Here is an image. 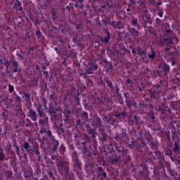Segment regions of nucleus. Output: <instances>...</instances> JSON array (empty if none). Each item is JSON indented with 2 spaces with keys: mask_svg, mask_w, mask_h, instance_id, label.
<instances>
[{
  "mask_svg": "<svg viewBox=\"0 0 180 180\" xmlns=\"http://www.w3.org/2000/svg\"><path fill=\"white\" fill-rule=\"evenodd\" d=\"M72 134L77 143L78 150H82V154L84 155L85 158H91V157L88 155L89 154L88 151L92 150V145L89 139L86 138V136L82 134L79 129H75Z\"/></svg>",
  "mask_w": 180,
  "mask_h": 180,
  "instance_id": "obj_1",
  "label": "nucleus"
},
{
  "mask_svg": "<svg viewBox=\"0 0 180 180\" xmlns=\"http://www.w3.org/2000/svg\"><path fill=\"white\" fill-rule=\"evenodd\" d=\"M172 26L169 22H165V36L160 39V46H167L166 49L168 50L169 46L175 45V40H176V34L171 29Z\"/></svg>",
  "mask_w": 180,
  "mask_h": 180,
  "instance_id": "obj_2",
  "label": "nucleus"
},
{
  "mask_svg": "<svg viewBox=\"0 0 180 180\" xmlns=\"http://www.w3.org/2000/svg\"><path fill=\"white\" fill-rule=\"evenodd\" d=\"M65 151H67L65 144L63 143L60 144V141L56 139V137H52L51 139L49 140V146L46 150V154H49V155H53V154L64 155Z\"/></svg>",
  "mask_w": 180,
  "mask_h": 180,
  "instance_id": "obj_3",
  "label": "nucleus"
},
{
  "mask_svg": "<svg viewBox=\"0 0 180 180\" xmlns=\"http://www.w3.org/2000/svg\"><path fill=\"white\" fill-rule=\"evenodd\" d=\"M88 155L90 158H85L83 155V158L85 160L86 163L84 165V169L89 174H94L96 170V166L95 165V162L98 161V158H99V153L96 150H91V149L88 150Z\"/></svg>",
  "mask_w": 180,
  "mask_h": 180,
  "instance_id": "obj_4",
  "label": "nucleus"
},
{
  "mask_svg": "<svg viewBox=\"0 0 180 180\" xmlns=\"http://www.w3.org/2000/svg\"><path fill=\"white\" fill-rule=\"evenodd\" d=\"M165 50V60L167 63H171L172 67H175V60L179 57V51H178L176 46L169 45L168 49H167V46H163Z\"/></svg>",
  "mask_w": 180,
  "mask_h": 180,
  "instance_id": "obj_5",
  "label": "nucleus"
},
{
  "mask_svg": "<svg viewBox=\"0 0 180 180\" xmlns=\"http://www.w3.org/2000/svg\"><path fill=\"white\" fill-rule=\"evenodd\" d=\"M70 160L67 158H60L56 160V167L58 168V172L61 176L67 175V174L71 172V171H70Z\"/></svg>",
  "mask_w": 180,
  "mask_h": 180,
  "instance_id": "obj_6",
  "label": "nucleus"
},
{
  "mask_svg": "<svg viewBox=\"0 0 180 180\" xmlns=\"http://www.w3.org/2000/svg\"><path fill=\"white\" fill-rule=\"evenodd\" d=\"M114 146L115 148V150H113V143H112V142H110L109 145H107V153H109L113 152L121 159L124 155H125L127 153H129L128 148H126L123 146H119L116 143H114Z\"/></svg>",
  "mask_w": 180,
  "mask_h": 180,
  "instance_id": "obj_7",
  "label": "nucleus"
},
{
  "mask_svg": "<svg viewBox=\"0 0 180 180\" xmlns=\"http://www.w3.org/2000/svg\"><path fill=\"white\" fill-rule=\"evenodd\" d=\"M83 65H84L85 70H82L80 75L83 77L94 74L98 70V64L95 61L83 62Z\"/></svg>",
  "mask_w": 180,
  "mask_h": 180,
  "instance_id": "obj_8",
  "label": "nucleus"
},
{
  "mask_svg": "<svg viewBox=\"0 0 180 180\" xmlns=\"http://www.w3.org/2000/svg\"><path fill=\"white\" fill-rule=\"evenodd\" d=\"M157 74L163 77L165 79H169V74L171 73V68L165 61H162L158 67Z\"/></svg>",
  "mask_w": 180,
  "mask_h": 180,
  "instance_id": "obj_9",
  "label": "nucleus"
},
{
  "mask_svg": "<svg viewBox=\"0 0 180 180\" xmlns=\"http://www.w3.org/2000/svg\"><path fill=\"white\" fill-rule=\"evenodd\" d=\"M167 108H168V105L163 103L155 106V110H156L158 113H160L162 117H167L169 115L172 114V110L169 108L167 110Z\"/></svg>",
  "mask_w": 180,
  "mask_h": 180,
  "instance_id": "obj_10",
  "label": "nucleus"
},
{
  "mask_svg": "<svg viewBox=\"0 0 180 180\" xmlns=\"http://www.w3.org/2000/svg\"><path fill=\"white\" fill-rule=\"evenodd\" d=\"M105 154H108L107 162H109V164H112V165H120V164H122V158H120L113 152L108 153V150H106V149H105Z\"/></svg>",
  "mask_w": 180,
  "mask_h": 180,
  "instance_id": "obj_11",
  "label": "nucleus"
},
{
  "mask_svg": "<svg viewBox=\"0 0 180 180\" xmlns=\"http://www.w3.org/2000/svg\"><path fill=\"white\" fill-rule=\"evenodd\" d=\"M88 119H89L88 112L82 110L77 113V119L76 120L75 123L79 127H82L85 125Z\"/></svg>",
  "mask_w": 180,
  "mask_h": 180,
  "instance_id": "obj_12",
  "label": "nucleus"
},
{
  "mask_svg": "<svg viewBox=\"0 0 180 180\" xmlns=\"http://www.w3.org/2000/svg\"><path fill=\"white\" fill-rule=\"evenodd\" d=\"M39 127H40V134H44L47 131V127H49V117L47 115H42L39 117L38 120Z\"/></svg>",
  "mask_w": 180,
  "mask_h": 180,
  "instance_id": "obj_13",
  "label": "nucleus"
},
{
  "mask_svg": "<svg viewBox=\"0 0 180 180\" xmlns=\"http://www.w3.org/2000/svg\"><path fill=\"white\" fill-rule=\"evenodd\" d=\"M170 127L172 129V140L175 141V137L176 135V129L180 131V117L173 120L170 123Z\"/></svg>",
  "mask_w": 180,
  "mask_h": 180,
  "instance_id": "obj_14",
  "label": "nucleus"
},
{
  "mask_svg": "<svg viewBox=\"0 0 180 180\" xmlns=\"http://www.w3.org/2000/svg\"><path fill=\"white\" fill-rule=\"evenodd\" d=\"M100 165H102V167H98L97 169H96L95 172L97 174L98 178H105L108 179V173H106V162L103 161L100 163Z\"/></svg>",
  "mask_w": 180,
  "mask_h": 180,
  "instance_id": "obj_15",
  "label": "nucleus"
},
{
  "mask_svg": "<svg viewBox=\"0 0 180 180\" xmlns=\"http://www.w3.org/2000/svg\"><path fill=\"white\" fill-rule=\"evenodd\" d=\"M50 120L56 129H60L64 126L63 124V120L61 119V115H51Z\"/></svg>",
  "mask_w": 180,
  "mask_h": 180,
  "instance_id": "obj_16",
  "label": "nucleus"
},
{
  "mask_svg": "<svg viewBox=\"0 0 180 180\" xmlns=\"http://www.w3.org/2000/svg\"><path fill=\"white\" fill-rule=\"evenodd\" d=\"M140 22L143 27H147V26H151L153 25V18H151V14L146 13L143 15L140 19Z\"/></svg>",
  "mask_w": 180,
  "mask_h": 180,
  "instance_id": "obj_17",
  "label": "nucleus"
},
{
  "mask_svg": "<svg viewBox=\"0 0 180 180\" xmlns=\"http://www.w3.org/2000/svg\"><path fill=\"white\" fill-rule=\"evenodd\" d=\"M104 82L107 84V86L110 89V91H114V94L115 95L119 94L120 90L119 89V87H117V84L114 85L110 79L108 77H104Z\"/></svg>",
  "mask_w": 180,
  "mask_h": 180,
  "instance_id": "obj_18",
  "label": "nucleus"
},
{
  "mask_svg": "<svg viewBox=\"0 0 180 180\" xmlns=\"http://www.w3.org/2000/svg\"><path fill=\"white\" fill-rule=\"evenodd\" d=\"M136 54H138V56H140L141 58L139 59V61H147V50L143 49V47L140 46H137L136 47Z\"/></svg>",
  "mask_w": 180,
  "mask_h": 180,
  "instance_id": "obj_19",
  "label": "nucleus"
},
{
  "mask_svg": "<svg viewBox=\"0 0 180 180\" xmlns=\"http://www.w3.org/2000/svg\"><path fill=\"white\" fill-rule=\"evenodd\" d=\"M91 126L96 129L98 127V131H101V127H102V120L97 115V114L93 115L91 118Z\"/></svg>",
  "mask_w": 180,
  "mask_h": 180,
  "instance_id": "obj_20",
  "label": "nucleus"
},
{
  "mask_svg": "<svg viewBox=\"0 0 180 180\" xmlns=\"http://www.w3.org/2000/svg\"><path fill=\"white\" fill-rule=\"evenodd\" d=\"M141 167H142V169L139 172V175L140 178H142L143 179H148L150 173L148 172V167H147V165L141 164Z\"/></svg>",
  "mask_w": 180,
  "mask_h": 180,
  "instance_id": "obj_21",
  "label": "nucleus"
},
{
  "mask_svg": "<svg viewBox=\"0 0 180 180\" xmlns=\"http://www.w3.org/2000/svg\"><path fill=\"white\" fill-rule=\"evenodd\" d=\"M172 151L174 157H178L180 158V141L176 140L174 141L173 145L172 146Z\"/></svg>",
  "mask_w": 180,
  "mask_h": 180,
  "instance_id": "obj_22",
  "label": "nucleus"
},
{
  "mask_svg": "<svg viewBox=\"0 0 180 180\" xmlns=\"http://www.w3.org/2000/svg\"><path fill=\"white\" fill-rule=\"evenodd\" d=\"M127 30L129 32L131 37L134 39H137V37H140L141 36V32L139 31V30H136L134 27H128Z\"/></svg>",
  "mask_w": 180,
  "mask_h": 180,
  "instance_id": "obj_23",
  "label": "nucleus"
},
{
  "mask_svg": "<svg viewBox=\"0 0 180 180\" xmlns=\"http://www.w3.org/2000/svg\"><path fill=\"white\" fill-rule=\"evenodd\" d=\"M108 25L112 26L114 29H118L119 30L123 29L124 26V23L122 22V20L115 21V20H108Z\"/></svg>",
  "mask_w": 180,
  "mask_h": 180,
  "instance_id": "obj_24",
  "label": "nucleus"
},
{
  "mask_svg": "<svg viewBox=\"0 0 180 180\" xmlns=\"http://www.w3.org/2000/svg\"><path fill=\"white\" fill-rule=\"evenodd\" d=\"M73 171H76L77 172H79L82 169V162L78 157L73 159Z\"/></svg>",
  "mask_w": 180,
  "mask_h": 180,
  "instance_id": "obj_25",
  "label": "nucleus"
},
{
  "mask_svg": "<svg viewBox=\"0 0 180 180\" xmlns=\"http://www.w3.org/2000/svg\"><path fill=\"white\" fill-rule=\"evenodd\" d=\"M110 137L105 133V131H101V133L98 134V140L101 144H105L109 141Z\"/></svg>",
  "mask_w": 180,
  "mask_h": 180,
  "instance_id": "obj_26",
  "label": "nucleus"
},
{
  "mask_svg": "<svg viewBox=\"0 0 180 180\" xmlns=\"http://www.w3.org/2000/svg\"><path fill=\"white\" fill-rule=\"evenodd\" d=\"M44 159L46 160L47 164H54V161L57 164V160L60 159V158L54 155V154L50 155L46 153H44Z\"/></svg>",
  "mask_w": 180,
  "mask_h": 180,
  "instance_id": "obj_27",
  "label": "nucleus"
},
{
  "mask_svg": "<svg viewBox=\"0 0 180 180\" xmlns=\"http://www.w3.org/2000/svg\"><path fill=\"white\" fill-rule=\"evenodd\" d=\"M72 116V110L70 108H65L63 111V117L65 123H68L71 120Z\"/></svg>",
  "mask_w": 180,
  "mask_h": 180,
  "instance_id": "obj_28",
  "label": "nucleus"
},
{
  "mask_svg": "<svg viewBox=\"0 0 180 180\" xmlns=\"http://www.w3.org/2000/svg\"><path fill=\"white\" fill-rule=\"evenodd\" d=\"M13 11L15 12H22L23 13V7L19 0H15L13 4Z\"/></svg>",
  "mask_w": 180,
  "mask_h": 180,
  "instance_id": "obj_29",
  "label": "nucleus"
},
{
  "mask_svg": "<svg viewBox=\"0 0 180 180\" xmlns=\"http://www.w3.org/2000/svg\"><path fill=\"white\" fill-rule=\"evenodd\" d=\"M34 106L37 110V113L39 117L46 116L44 115V108H43V105L41 103H34Z\"/></svg>",
  "mask_w": 180,
  "mask_h": 180,
  "instance_id": "obj_30",
  "label": "nucleus"
},
{
  "mask_svg": "<svg viewBox=\"0 0 180 180\" xmlns=\"http://www.w3.org/2000/svg\"><path fill=\"white\" fill-rule=\"evenodd\" d=\"M114 116L119 120H123L124 117H127V112H126V110H123L121 112L115 111Z\"/></svg>",
  "mask_w": 180,
  "mask_h": 180,
  "instance_id": "obj_31",
  "label": "nucleus"
},
{
  "mask_svg": "<svg viewBox=\"0 0 180 180\" xmlns=\"http://www.w3.org/2000/svg\"><path fill=\"white\" fill-rule=\"evenodd\" d=\"M11 63L13 65L11 74H15V72H20L22 71V69L19 68V63L18 61L11 60Z\"/></svg>",
  "mask_w": 180,
  "mask_h": 180,
  "instance_id": "obj_32",
  "label": "nucleus"
},
{
  "mask_svg": "<svg viewBox=\"0 0 180 180\" xmlns=\"http://www.w3.org/2000/svg\"><path fill=\"white\" fill-rule=\"evenodd\" d=\"M27 117H30L32 122H37V112L33 109H30L29 112L27 113Z\"/></svg>",
  "mask_w": 180,
  "mask_h": 180,
  "instance_id": "obj_33",
  "label": "nucleus"
},
{
  "mask_svg": "<svg viewBox=\"0 0 180 180\" xmlns=\"http://www.w3.org/2000/svg\"><path fill=\"white\" fill-rule=\"evenodd\" d=\"M131 19V20H130V25H131V26H134V27H136L137 30H141V25H140V23H139V20L134 16H132Z\"/></svg>",
  "mask_w": 180,
  "mask_h": 180,
  "instance_id": "obj_34",
  "label": "nucleus"
},
{
  "mask_svg": "<svg viewBox=\"0 0 180 180\" xmlns=\"http://www.w3.org/2000/svg\"><path fill=\"white\" fill-rule=\"evenodd\" d=\"M57 134L60 139H65L67 136V131L64 129V127L57 128L56 129Z\"/></svg>",
  "mask_w": 180,
  "mask_h": 180,
  "instance_id": "obj_35",
  "label": "nucleus"
},
{
  "mask_svg": "<svg viewBox=\"0 0 180 180\" xmlns=\"http://www.w3.org/2000/svg\"><path fill=\"white\" fill-rule=\"evenodd\" d=\"M103 63H105V72L106 74H109V72H112V70H113V65L110 63L109 61L106 60V59L103 58L102 60Z\"/></svg>",
  "mask_w": 180,
  "mask_h": 180,
  "instance_id": "obj_36",
  "label": "nucleus"
},
{
  "mask_svg": "<svg viewBox=\"0 0 180 180\" xmlns=\"http://www.w3.org/2000/svg\"><path fill=\"white\" fill-rule=\"evenodd\" d=\"M122 160L125 165H129V164H131V155H130L128 152L122 156Z\"/></svg>",
  "mask_w": 180,
  "mask_h": 180,
  "instance_id": "obj_37",
  "label": "nucleus"
},
{
  "mask_svg": "<svg viewBox=\"0 0 180 180\" xmlns=\"http://www.w3.org/2000/svg\"><path fill=\"white\" fill-rule=\"evenodd\" d=\"M159 146L160 143H158V141H157V139H154L152 141V142L150 143V147L152 150H154V153L160 152V150H158Z\"/></svg>",
  "mask_w": 180,
  "mask_h": 180,
  "instance_id": "obj_38",
  "label": "nucleus"
},
{
  "mask_svg": "<svg viewBox=\"0 0 180 180\" xmlns=\"http://www.w3.org/2000/svg\"><path fill=\"white\" fill-rule=\"evenodd\" d=\"M93 129H89L87 131L88 135L90 136L91 139L95 141L96 140V127H93Z\"/></svg>",
  "mask_w": 180,
  "mask_h": 180,
  "instance_id": "obj_39",
  "label": "nucleus"
},
{
  "mask_svg": "<svg viewBox=\"0 0 180 180\" xmlns=\"http://www.w3.org/2000/svg\"><path fill=\"white\" fill-rule=\"evenodd\" d=\"M157 53V51L154 50L153 47L150 48V51L147 55V57L150 59V61H154V60H155Z\"/></svg>",
  "mask_w": 180,
  "mask_h": 180,
  "instance_id": "obj_40",
  "label": "nucleus"
},
{
  "mask_svg": "<svg viewBox=\"0 0 180 180\" xmlns=\"http://www.w3.org/2000/svg\"><path fill=\"white\" fill-rule=\"evenodd\" d=\"M150 98L155 99L156 101H160L161 98V90L150 91Z\"/></svg>",
  "mask_w": 180,
  "mask_h": 180,
  "instance_id": "obj_41",
  "label": "nucleus"
},
{
  "mask_svg": "<svg viewBox=\"0 0 180 180\" xmlns=\"http://www.w3.org/2000/svg\"><path fill=\"white\" fill-rule=\"evenodd\" d=\"M139 108L141 109V110H143V112H147L148 109V105L146 101H141L139 102Z\"/></svg>",
  "mask_w": 180,
  "mask_h": 180,
  "instance_id": "obj_42",
  "label": "nucleus"
},
{
  "mask_svg": "<svg viewBox=\"0 0 180 180\" xmlns=\"http://www.w3.org/2000/svg\"><path fill=\"white\" fill-rule=\"evenodd\" d=\"M120 136L123 139H129V134L127 133V130L124 128L120 129V133H118Z\"/></svg>",
  "mask_w": 180,
  "mask_h": 180,
  "instance_id": "obj_43",
  "label": "nucleus"
},
{
  "mask_svg": "<svg viewBox=\"0 0 180 180\" xmlns=\"http://www.w3.org/2000/svg\"><path fill=\"white\" fill-rule=\"evenodd\" d=\"M155 27H156V29H160V27H162V26L164 25V20L156 18L155 19Z\"/></svg>",
  "mask_w": 180,
  "mask_h": 180,
  "instance_id": "obj_44",
  "label": "nucleus"
},
{
  "mask_svg": "<svg viewBox=\"0 0 180 180\" xmlns=\"http://www.w3.org/2000/svg\"><path fill=\"white\" fill-rule=\"evenodd\" d=\"M35 36H37L38 40H40V41L44 42L45 41L44 35H43V33L39 29L35 32Z\"/></svg>",
  "mask_w": 180,
  "mask_h": 180,
  "instance_id": "obj_45",
  "label": "nucleus"
},
{
  "mask_svg": "<svg viewBox=\"0 0 180 180\" xmlns=\"http://www.w3.org/2000/svg\"><path fill=\"white\" fill-rule=\"evenodd\" d=\"M152 179L153 180H160L161 176H160V172L157 169H153V174H152Z\"/></svg>",
  "mask_w": 180,
  "mask_h": 180,
  "instance_id": "obj_46",
  "label": "nucleus"
},
{
  "mask_svg": "<svg viewBox=\"0 0 180 180\" xmlns=\"http://www.w3.org/2000/svg\"><path fill=\"white\" fill-rule=\"evenodd\" d=\"M15 56H18V60H20V61H23L25 60V53H23V50L20 49V51H17L15 53Z\"/></svg>",
  "mask_w": 180,
  "mask_h": 180,
  "instance_id": "obj_47",
  "label": "nucleus"
},
{
  "mask_svg": "<svg viewBox=\"0 0 180 180\" xmlns=\"http://www.w3.org/2000/svg\"><path fill=\"white\" fill-rule=\"evenodd\" d=\"M75 28L79 32V33H82L84 32V24L81 22L75 23Z\"/></svg>",
  "mask_w": 180,
  "mask_h": 180,
  "instance_id": "obj_48",
  "label": "nucleus"
},
{
  "mask_svg": "<svg viewBox=\"0 0 180 180\" xmlns=\"http://www.w3.org/2000/svg\"><path fill=\"white\" fill-rule=\"evenodd\" d=\"M105 36L101 39L102 43H109L110 40V32L109 31H105Z\"/></svg>",
  "mask_w": 180,
  "mask_h": 180,
  "instance_id": "obj_49",
  "label": "nucleus"
},
{
  "mask_svg": "<svg viewBox=\"0 0 180 180\" xmlns=\"http://www.w3.org/2000/svg\"><path fill=\"white\" fill-rule=\"evenodd\" d=\"M32 176H33V170L31 169H27L24 171L25 178H32Z\"/></svg>",
  "mask_w": 180,
  "mask_h": 180,
  "instance_id": "obj_50",
  "label": "nucleus"
},
{
  "mask_svg": "<svg viewBox=\"0 0 180 180\" xmlns=\"http://www.w3.org/2000/svg\"><path fill=\"white\" fill-rule=\"evenodd\" d=\"M50 12H51L52 20H56V19L58 18V13H57V11L54 8V7L51 8Z\"/></svg>",
  "mask_w": 180,
  "mask_h": 180,
  "instance_id": "obj_51",
  "label": "nucleus"
},
{
  "mask_svg": "<svg viewBox=\"0 0 180 180\" xmlns=\"http://www.w3.org/2000/svg\"><path fill=\"white\" fill-rule=\"evenodd\" d=\"M23 148L26 150L27 153H32L33 151V148H32V145L29 143V142H25L23 144Z\"/></svg>",
  "mask_w": 180,
  "mask_h": 180,
  "instance_id": "obj_52",
  "label": "nucleus"
},
{
  "mask_svg": "<svg viewBox=\"0 0 180 180\" xmlns=\"http://www.w3.org/2000/svg\"><path fill=\"white\" fill-rule=\"evenodd\" d=\"M154 154H155V155H157V157H158L160 162H161L162 165H163L162 163L165 162V156H164L161 154V151L154 152Z\"/></svg>",
  "mask_w": 180,
  "mask_h": 180,
  "instance_id": "obj_53",
  "label": "nucleus"
},
{
  "mask_svg": "<svg viewBox=\"0 0 180 180\" xmlns=\"http://www.w3.org/2000/svg\"><path fill=\"white\" fill-rule=\"evenodd\" d=\"M165 155H168L169 157L170 160H174V152L172 151V149H167L165 150Z\"/></svg>",
  "mask_w": 180,
  "mask_h": 180,
  "instance_id": "obj_54",
  "label": "nucleus"
},
{
  "mask_svg": "<svg viewBox=\"0 0 180 180\" xmlns=\"http://www.w3.org/2000/svg\"><path fill=\"white\" fill-rule=\"evenodd\" d=\"M178 101H171L169 103V108L172 109V110H178Z\"/></svg>",
  "mask_w": 180,
  "mask_h": 180,
  "instance_id": "obj_55",
  "label": "nucleus"
},
{
  "mask_svg": "<svg viewBox=\"0 0 180 180\" xmlns=\"http://www.w3.org/2000/svg\"><path fill=\"white\" fill-rule=\"evenodd\" d=\"M8 160H11V158H6V155L4 153V150L0 151V162L5 160L8 161Z\"/></svg>",
  "mask_w": 180,
  "mask_h": 180,
  "instance_id": "obj_56",
  "label": "nucleus"
},
{
  "mask_svg": "<svg viewBox=\"0 0 180 180\" xmlns=\"http://www.w3.org/2000/svg\"><path fill=\"white\" fill-rule=\"evenodd\" d=\"M63 176H65L66 180H75L74 173H72V172H70L68 174L63 175Z\"/></svg>",
  "mask_w": 180,
  "mask_h": 180,
  "instance_id": "obj_57",
  "label": "nucleus"
},
{
  "mask_svg": "<svg viewBox=\"0 0 180 180\" xmlns=\"http://www.w3.org/2000/svg\"><path fill=\"white\" fill-rule=\"evenodd\" d=\"M79 95H81V94H79V91H77V96H75V103L77 106H78V105H81L80 102V99H79Z\"/></svg>",
  "mask_w": 180,
  "mask_h": 180,
  "instance_id": "obj_58",
  "label": "nucleus"
},
{
  "mask_svg": "<svg viewBox=\"0 0 180 180\" xmlns=\"http://www.w3.org/2000/svg\"><path fill=\"white\" fill-rule=\"evenodd\" d=\"M162 86H164V83L162 82V80H160L159 82L153 85V88H155V89H161Z\"/></svg>",
  "mask_w": 180,
  "mask_h": 180,
  "instance_id": "obj_59",
  "label": "nucleus"
},
{
  "mask_svg": "<svg viewBox=\"0 0 180 180\" xmlns=\"http://www.w3.org/2000/svg\"><path fill=\"white\" fill-rule=\"evenodd\" d=\"M179 157V155L174 156L173 160H171L172 162H174L175 165H180V158Z\"/></svg>",
  "mask_w": 180,
  "mask_h": 180,
  "instance_id": "obj_60",
  "label": "nucleus"
},
{
  "mask_svg": "<svg viewBox=\"0 0 180 180\" xmlns=\"http://www.w3.org/2000/svg\"><path fill=\"white\" fill-rule=\"evenodd\" d=\"M146 119L147 120H148V122H150V123H155V116L154 115V114L148 115Z\"/></svg>",
  "mask_w": 180,
  "mask_h": 180,
  "instance_id": "obj_61",
  "label": "nucleus"
},
{
  "mask_svg": "<svg viewBox=\"0 0 180 180\" xmlns=\"http://www.w3.org/2000/svg\"><path fill=\"white\" fill-rule=\"evenodd\" d=\"M48 113H49V116H54L56 115H58L56 113V111L54 110V108L53 107L49 108L48 109Z\"/></svg>",
  "mask_w": 180,
  "mask_h": 180,
  "instance_id": "obj_62",
  "label": "nucleus"
},
{
  "mask_svg": "<svg viewBox=\"0 0 180 180\" xmlns=\"http://www.w3.org/2000/svg\"><path fill=\"white\" fill-rule=\"evenodd\" d=\"M171 26L172 30H178V26H179V22L171 21Z\"/></svg>",
  "mask_w": 180,
  "mask_h": 180,
  "instance_id": "obj_63",
  "label": "nucleus"
},
{
  "mask_svg": "<svg viewBox=\"0 0 180 180\" xmlns=\"http://www.w3.org/2000/svg\"><path fill=\"white\" fill-rule=\"evenodd\" d=\"M25 127H33V122L29 118L25 119Z\"/></svg>",
  "mask_w": 180,
  "mask_h": 180,
  "instance_id": "obj_64",
  "label": "nucleus"
}]
</instances>
